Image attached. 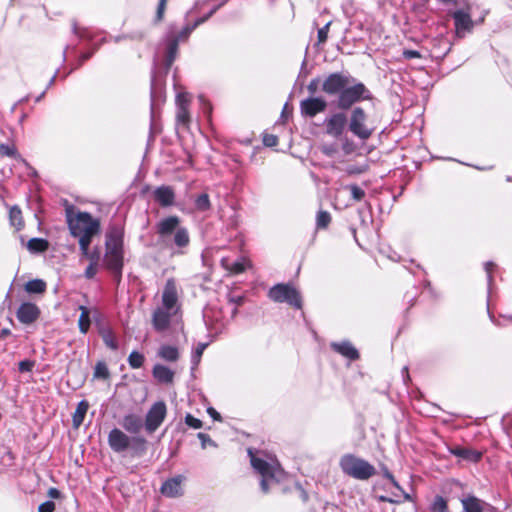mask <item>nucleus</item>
I'll return each mask as SVG.
<instances>
[{"label": "nucleus", "mask_w": 512, "mask_h": 512, "mask_svg": "<svg viewBox=\"0 0 512 512\" xmlns=\"http://www.w3.org/2000/svg\"><path fill=\"white\" fill-rule=\"evenodd\" d=\"M108 445L115 453L130 449L133 456L141 457L147 451V440L143 436H128L121 429L113 428L108 434Z\"/></svg>", "instance_id": "20e7f679"}, {"label": "nucleus", "mask_w": 512, "mask_h": 512, "mask_svg": "<svg viewBox=\"0 0 512 512\" xmlns=\"http://www.w3.org/2000/svg\"><path fill=\"white\" fill-rule=\"evenodd\" d=\"M35 366V361L25 359L19 362L18 369L21 373L31 372Z\"/></svg>", "instance_id": "603ef678"}, {"label": "nucleus", "mask_w": 512, "mask_h": 512, "mask_svg": "<svg viewBox=\"0 0 512 512\" xmlns=\"http://www.w3.org/2000/svg\"><path fill=\"white\" fill-rule=\"evenodd\" d=\"M180 218L176 215L168 216L161 219L156 224V233L162 239V241L168 246L167 237L174 233L173 245L178 249L177 254H183L184 248L190 244V235L186 227L179 226Z\"/></svg>", "instance_id": "7ed1b4c3"}, {"label": "nucleus", "mask_w": 512, "mask_h": 512, "mask_svg": "<svg viewBox=\"0 0 512 512\" xmlns=\"http://www.w3.org/2000/svg\"><path fill=\"white\" fill-rule=\"evenodd\" d=\"M167 407L164 401L155 402L147 411L144 419V428L149 433H154L164 422Z\"/></svg>", "instance_id": "f8f14e48"}, {"label": "nucleus", "mask_w": 512, "mask_h": 512, "mask_svg": "<svg viewBox=\"0 0 512 512\" xmlns=\"http://www.w3.org/2000/svg\"><path fill=\"white\" fill-rule=\"evenodd\" d=\"M248 455L253 469L262 477L260 481L261 490L267 493L269 491L270 482H280L284 476V471L277 462L270 463L258 457L252 449H248Z\"/></svg>", "instance_id": "39448f33"}, {"label": "nucleus", "mask_w": 512, "mask_h": 512, "mask_svg": "<svg viewBox=\"0 0 512 512\" xmlns=\"http://www.w3.org/2000/svg\"><path fill=\"white\" fill-rule=\"evenodd\" d=\"M263 143L267 147H274L278 144V137L274 134H265L263 137Z\"/></svg>", "instance_id": "5fc2aeb1"}, {"label": "nucleus", "mask_w": 512, "mask_h": 512, "mask_svg": "<svg viewBox=\"0 0 512 512\" xmlns=\"http://www.w3.org/2000/svg\"><path fill=\"white\" fill-rule=\"evenodd\" d=\"M124 232L122 228L114 225L109 227L105 235V253L102 266L120 282L124 267Z\"/></svg>", "instance_id": "f03ea898"}, {"label": "nucleus", "mask_w": 512, "mask_h": 512, "mask_svg": "<svg viewBox=\"0 0 512 512\" xmlns=\"http://www.w3.org/2000/svg\"><path fill=\"white\" fill-rule=\"evenodd\" d=\"M219 7L220 5L214 6L207 14L197 18L192 23L185 24L181 29H178L175 23H170L167 26L160 43L163 48L162 61L166 73L177 58L179 44L187 42L192 32L210 19Z\"/></svg>", "instance_id": "f257e3e1"}, {"label": "nucleus", "mask_w": 512, "mask_h": 512, "mask_svg": "<svg viewBox=\"0 0 512 512\" xmlns=\"http://www.w3.org/2000/svg\"><path fill=\"white\" fill-rule=\"evenodd\" d=\"M197 437H198V439L200 440V442H201V447H202L203 449H205L208 445H209V446H212V447H217V444L215 443V441H213V440L211 439V437H210L208 434H206V433H202V432H199V433L197 434Z\"/></svg>", "instance_id": "09e8293b"}, {"label": "nucleus", "mask_w": 512, "mask_h": 512, "mask_svg": "<svg viewBox=\"0 0 512 512\" xmlns=\"http://www.w3.org/2000/svg\"><path fill=\"white\" fill-rule=\"evenodd\" d=\"M179 318V312L158 306L152 313V325L155 331H166L171 322Z\"/></svg>", "instance_id": "4468645a"}, {"label": "nucleus", "mask_w": 512, "mask_h": 512, "mask_svg": "<svg viewBox=\"0 0 512 512\" xmlns=\"http://www.w3.org/2000/svg\"><path fill=\"white\" fill-rule=\"evenodd\" d=\"M79 310L81 311V314L78 320V327L82 334H86L91 325L90 310L83 305L79 306Z\"/></svg>", "instance_id": "c85d7f7f"}, {"label": "nucleus", "mask_w": 512, "mask_h": 512, "mask_svg": "<svg viewBox=\"0 0 512 512\" xmlns=\"http://www.w3.org/2000/svg\"><path fill=\"white\" fill-rule=\"evenodd\" d=\"M17 319L19 322L25 325L32 324L35 322L39 316H40V309L39 307L31 302H25L22 303L17 312H16Z\"/></svg>", "instance_id": "6ab92c4d"}, {"label": "nucleus", "mask_w": 512, "mask_h": 512, "mask_svg": "<svg viewBox=\"0 0 512 512\" xmlns=\"http://www.w3.org/2000/svg\"><path fill=\"white\" fill-rule=\"evenodd\" d=\"M351 192V197L355 201H361L365 197V191L356 184L347 186Z\"/></svg>", "instance_id": "37998d69"}, {"label": "nucleus", "mask_w": 512, "mask_h": 512, "mask_svg": "<svg viewBox=\"0 0 512 512\" xmlns=\"http://www.w3.org/2000/svg\"><path fill=\"white\" fill-rule=\"evenodd\" d=\"M99 334L104 342V344L111 350H117L119 345L116 337L109 327H101L99 329Z\"/></svg>", "instance_id": "a878e982"}, {"label": "nucleus", "mask_w": 512, "mask_h": 512, "mask_svg": "<svg viewBox=\"0 0 512 512\" xmlns=\"http://www.w3.org/2000/svg\"><path fill=\"white\" fill-rule=\"evenodd\" d=\"M177 108L183 106H189V99L186 94H178L176 97Z\"/></svg>", "instance_id": "0e129e2a"}, {"label": "nucleus", "mask_w": 512, "mask_h": 512, "mask_svg": "<svg viewBox=\"0 0 512 512\" xmlns=\"http://www.w3.org/2000/svg\"><path fill=\"white\" fill-rule=\"evenodd\" d=\"M348 130L361 141H366L373 135L375 127L370 125L365 110L360 106H356L350 111Z\"/></svg>", "instance_id": "6e6552de"}, {"label": "nucleus", "mask_w": 512, "mask_h": 512, "mask_svg": "<svg viewBox=\"0 0 512 512\" xmlns=\"http://www.w3.org/2000/svg\"><path fill=\"white\" fill-rule=\"evenodd\" d=\"M86 258L89 260L90 264L102 266V257L99 247H94L93 250L89 252Z\"/></svg>", "instance_id": "79ce46f5"}, {"label": "nucleus", "mask_w": 512, "mask_h": 512, "mask_svg": "<svg viewBox=\"0 0 512 512\" xmlns=\"http://www.w3.org/2000/svg\"><path fill=\"white\" fill-rule=\"evenodd\" d=\"M429 509H430V512H447L448 511V502L443 496L436 495L433 498Z\"/></svg>", "instance_id": "2f4dec72"}, {"label": "nucleus", "mask_w": 512, "mask_h": 512, "mask_svg": "<svg viewBox=\"0 0 512 512\" xmlns=\"http://www.w3.org/2000/svg\"><path fill=\"white\" fill-rule=\"evenodd\" d=\"M229 302L234 304L235 306H241L244 303V296L237 295V296H229Z\"/></svg>", "instance_id": "774afa93"}, {"label": "nucleus", "mask_w": 512, "mask_h": 512, "mask_svg": "<svg viewBox=\"0 0 512 512\" xmlns=\"http://www.w3.org/2000/svg\"><path fill=\"white\" fill-rule=\"evenodd\" d=\"M154 200L161 207H170L174 204L175 201V192L172 187L167 185H162L153 191Z\"/></svg>", "instance_id": "412c9836"}, {"label": "nucleus", "mask_w": 512, "mask_h": 512, "mask_svg": "<svg viewBox=\"0 0 512 512\" xmlns=\"http://www.w3.org/2000/svg\"><path fill=\"white\" fill-rule=\"evenodd\" d=\"M268 297L276 303H287L296 309L302 308L301 294L290 284H275L269 289Z\"/></svg>", "instance_id": "9d476101"}, {"label": "nucleus", "mask_w": 512, "mask_h": 512, "mask_svg": "<svg viewBox=\"0 0 512 512\" xmlns=\"http://www.w3.org/2000/svg\"><path fill=\"white\" fill-rule=\"evenodd\" d=\"M354 82L355 78L348 73L333 72L323 80L321 90L329 96L338 98L344 88Z\"/></svg>", "instance_id": "9b49d317"}, {"label": "nucleus", "mask_w": 512, "mask_h": 512, "mask_svg": "<svg viewBox=\"0 0 512 512\" xmlns=\"http://www.w3.org/2000/svg\"><path fill=\"white\" fill-rule=\"evenodd\" d=\"M331 222V215L327 211L320 210L316 216L317 229H325Z\"/></svg>", "instance_id": "58836bf2"}, {"label": "nucleus", "mask_w": 512, "mask_h": 512, "mask_svg": "<svg viewBox=\"0 0 512 512\" xmlns=\"http://www.w3.org/2000/svg\"><path fill=\"white\" fill-rule=\"evenodd\" d=\"M0 154L2 156H8L12 158L19 157L17 149L14 146L8 144H0Z\"/></svg>", "instance_id": "a18cd8bd"}, {"label": "nucleus", "mask_w": 512, "mask_h": 512, "mask_svg": "<svg viewBox=\"0 0 512 512\" xmlns=\"http://www.w3.org/2000/svg\"><path fill=\"white\" fill-rule=\"evenodd\" d=\"M160 307L180 312V305L178 304L177 285L173 278H169L165 283L162 292V304Z\"/></svg>", "instance_id": "2eb2a0df"}, {"label": "nucleus", "mask_w": 512, "mask_h": 512, "mask_svg": "<svg viewBox=\"0 0 512 512\" xmlns=\"http://www.w3.org/2000/svg\"><path fill=\"white\" fill-rule=\"evenodd\" d=\"M331 22L326 23L322 28L318 30L317 38H318V44H323L326 42L328 38V31L330 27Z\"/></svg>", "instance_id": "864d4df0"}, {"label": "nucleus", "mask_w": 512, "mask_h": 512, "mask_svg": "<svg viewBox=\"0 0 512 512\" xmlns=\"http://www.w3.org/2000/svg\"><path fill=\"white\" fill-rule=\"evenodd\" d=\"M448 451L453 456H456L458 458H461L463 460L473 462V463L479 462L482 458V452L475 450V449H471V448L454 446V447H449Z\"/></svg>", "instance_id": "5701e85b"}, {"label": "nucleus", "mask_w": 512, "mask_h": 512, "mask_svg": "<svg viewBox=\"0 0 512 512\" xmlns=\"http://www.w3.org/2000/svg\"><path fill=\"white\" fill-rule=\"evenodd\" d=\"M67 222L71 235H80L83 233H98L100 222L94 219L88 212H78L74 216L68 211Z\"/></svg>", "instance_id": "1a4fd4ad"}, {"label": "nucleus", "mask_w": 512, "mask_h": 512, "mask_svg": "<svg viewBox=\"0 0 512 512\" xmlns=\"http://www.w3.org/2000/svg\"><path fill=\"white\" fill-rule=\"evenodd\" d=\"M196 210L200 212L208 211L211 208V202L207 193L198 195L194 200Z\"/></svg>", "instance_id": "72a5a7b5"}, {"label": "nucleus", "mask_w": 512, "mask_h": 512, "mask_svg": "<svg viewBox=\"0 0 512 512\" xmlns=\"http://www.w3.org/2000/svg\"><path fill=\"white\" fill-rule=\"evenodd\" d=\"M121 425L128 433L137 434L143 428L144 421L139 415L129 413L122 418Z\"/></svg>", "instance_id": "b1692460"}, {"label": "nucleus", "mask_w": 512, "mask_h": 512, "mask_svg": "<svg viewBox=\"0 0 512 512\" xmlns=\"http://www.w3.org/2000/svg\"><path fill=\"white\" fill-rule=\"evenodd\" d=\"M372 98L373 95L365 84L355 79V82L346 86L337 98V107L340 110H348L354 104L362 100H371Z\"/></svg>", "instance_id": "0eeeda50"}, {"label": "nucleus", "mask_w": 512, "mask_h": 512, "mask_svg": "<svg viewBox=\"0 0 512 512\" xmlns=\"http://www.w3.org/2000/svg\"><path fill=\"white\" fill-rule=\"evenodd\" d=\"M247 268V262L245 259H240V260H237L235 262H233L231 264V266L229 267V270L232 272V273H235V274H240L242 272H244Z\"/></svg>", "instance_id": "49530a36"}, {"label": "nucleus", "mask_w": 512, "mask_h": 512, "mask_svg": "<svg viewBox=\"0 0 512 512\" xmlns=\"http://www.w3.org/2000/svg\"><path fill=\"white\" fill-rule=\"evenodd\" d=\"M198 100L205 114L210 115L212 112V106L210 102L203 96L199 95Z\"/></svg>", "instance_id": "13d9d810"}, {"label": "nucleus", "mask_w": 512, "mask_h": 512, "mask_svg": "<svg viewBox=\"0 0 512 512\" xmlns=\"http://www.w3.org/2000/svg\"><path fill=\"white\" fill-rule=\"evenodd\" d=\"M49 243L43 238H32L27 243V248L31 253H42L48 249Z\"/></svg>", "instance_id": "7c9ffc66"}, {"label": "nucleus", "mask_w": 512, "mask_h": 512, "mask_svg": "<svg viewBox=\"0 0 512 512\" xmlns=\"http://www.w3.org/2000/svg\"><path fill=\"white\" fill-rule=\"evenodd\" d=\"M327 108V102L321 97H308L300 102L301 115L306 118H313Z\"/></svg>", "instance_id": "dca6fc26"}, {"label": "nucleus", "mask_w": 512, "mask_h": 512, "mask_svg": "<svg viewBox=\"0 0 512 512\" xmlns=\"http://www.w3.org/2000/svg\"><path fill=\"white\" fill-rule=\"evenodd\" d=\"M494 267H495V264L492 261H487L484 263V270L487 274V281H488L489 285L492 282V271H493Z\"/></svg>", "instance_id": "052dcab7"}, {"label": "nucleus", "mask_w": 512, "mask_h": 512, "mask_svg": "<svg viewBox=\"0 0 512 512\" xmlns=\"http://www.w3.org/2000/svg\"><path fill=\"white\" fill-rule=\"evenodd\" d=\"M391 484L397 488L403 495V498H404V501H411V496L405 492L402 487L399 485L398 481L395 479V477H393L391 480H390Z\"/></svg>", "instance_id": "680f3d73"}, {"label": "nucleus", "mask_w": 512, "mask_h": 512, "mask_svg": "<svg viewBox=\"0 0 512 512\" xmlns=\"http://www.w3.org/2000/svg\"><path fill=\"white\" fill-rule=\"evenodd\" d=\"M185 423L187 426H189L193 429H200L202 427V421L198 418H195L191 414H187L185 416Z\"/></svg>", "instance_id": "3c124183"}, {"label": "nucleus", "mask_w": 512, "mask_h": 512, "mask_svg": "<svg viewBox=\"0 0 512 512\" xmlns=\"http://www.w3.org/2000/svg\"><path fill=\"white\" fill-rule=\"evenodd\" d=\"M330 346L333 351L339 353L340 355L349 359L350 361H355L359 359L360 355L358 350L348 340H344L341 342H332Z\"/></svg>", "instance_id": "4be33fe9"}, {"label": "nucleus", "mask_w": 512, "mask_h": 512, "mask_svg": "<svg viewBox=\"0 0 512 512\" xmlns=\"http://www.w3.org/2000/svg\"><path fill=\"white\" fill-rule=\"evenodd\" d=\"M176 122L179 125L187 127L190 122V115L187 106H181L177 108Z\"/></svg>", "instance_id": "4c0bfd02"}, {"label": "nucleus", "mask_w": 512, "mask_h": 512, "mask_svg": "<svg viewBox=\"0 0 512 512\" xmlns=\"http://www.w3.org/2000/svg\"><path fill=\"white\" fill-rule=\"evenodd\" d=\"M97 233H83L80 235H72L75 238H78L79 240V246H90V243L92 241V237L96 235Z\"/></svg>", "instance_id": "8fccbe9b"}, {"label": "nucleus", "mask_w": 512, "mask_h": 512, "mask_svg": "<svg viewBox=\"0 0 512 512\" xmlns=\"http://www.w3.org/2000/svg\"><path fill=\"white\" fill-rule=\"evenodd\" d=\"M152 374L153 377L160 383L170 384L173 382L174 372L165 365H154Z\"/></svg>", "instance_id": "393cba45"}, {"label": "nucleus", "mask_w": 512, "mask_h": 512, "mask_svg": "<svg viewBox=\"0 0 512 512\" xmlns=\"http://www.w3.org/2000/svg\"><path fill=\"white\" fill-rule=\"evenodd\" d=\"M391 484L397 488L403 495V498H404V501H411V496L405 492L402 487L399 485L398 481L395 479V477H393L391 480H390Z\"/></svg>", "instance_id": "e2e57ef3"}, {"label": "nucleus", "mask_w": 512, "mask_h": 512, "mask_svg": "<svg viewBox=\"0 0 512 512\" xmlns=\"http://www.w3.org/2000/svg\"><path fill=\"white\" fill-rule=\"evenodd\" d=\"M451 15L454 19L455 32L458 38H463L467 32L472 31L474 23L469 13L463 10H456Z\"/></svg>", "instance_id": "f3484780"}, {"label": "nucleus", "mask_w": 512, "mask_h": 512, "mask_svg": "<svg viewBox=\"0 0 512 512\" xmlns=\"http://www.w3.org/2000/svg\"><path fill=\"white\" fill-rule=\"evenodd\" d=\"M167 1L168 0H159L158 5H157L156 14H155V19H154L155 23H159L164 19V13H165Z\"/></svg>", "instance_id": "de8ad7c7"}, {"label": "nucleus", "mask_w": 512, "mask_h": 512, "mask_svg": "<svg viewBox=\"0 0 512 512\" xmlns=\"http://www.w3.org/2000/svg\"><path fill=\"white\" fill-rule=\"evenodd\" d=\"M94 378L107 380L110 377L109 369L105 362L99 361L94 367Z\"/></svg>", "instance_id": "c9c22d12"}, {"label": "nucleus", "mask_w": 512, "mask_h": 512, "mask_svg": "<svg viewBox=\"0 0 512 512\" xmlns=\"http://www.w3.org/2000/svg\"><path fill=\"white\" fill-rule=\"evenodd\" d=\"M72 31L81 40H86L88 42H92L94 40L95 35L92 32H90L87 28H79L75 21L72 24Z\"/></svg>", "instance_id": "e433bc0d"}, {"label": "nucleus", "mask_w": 512, "mask_h": 512, "mask_svg": "<svg viewBox=\"0 0 512 512\" xmlns=\"http://www.w3.org/2000/svg\"><path fill=\"white\" fill-rule=\"evenodd\" d=\"M151 86H154V76L151 79ZM151 122H150V134L151 136L155 133L159 132V129L156 125V113L154 109V87L151 88Z\"/></svg>", "instance_id": "f704fd0d"}, {"label": "nucleus", "mask_w": 512, "mask_h": 512, "mask_svg": "<svg viewBox=\"0 0 512 512\" xmlns=\"http://www.w3.org/2000/svg\"><path fill=\"white\" fill-rule=\"evenodd\" d=\"M403 56L406 58V59H416V58H420L421 57V54L420 52L416 51V50H405L403 52Z\"/></svg>", "instance_id": "338daca9"}, {"label": "nucleus", "mask_w": 512, "mask_h": 512, "mask_svg": "<svg viewBox=\"0 0 512 512\" xmlns=\"http://www.w3.org/2000/svg\"><path fill=\"white\" fill-rule=\"evenodd\" d=\"M461 504L464 512H490L495 508L488 502L468 494L461 499Z\"/></svg>", "instance_id": "a211bd4d"}, {"label": "nucleus", "mask_w": 512, "mask_h": 512, "mask_svg": "<svg viewBox=\"0 0 512 512\" xmlns=\"http://www.w3.org/2000/svg\"><path fill=\"white\" fill-rule=\"evenodd\" d=\"M144 363V356L138 351H132L128 356V364L133 369L142 367Z\"/></svg>", "instance_id": "ea45409f"}, {"label": "nucleus", "mask_w": 512, "mask_h": 512, "mask_svg": "<svg viewBox=\"0 0 512 512\" xmlns=\"http://www.w3.org/2000/svg\"><path fill=\"white\" fill-rule=\"evenodd\" d=\"M47 289V284L42 279H33L25 284V291L29 294H43Z\"/></svg>", "instance_id": "c756f323"}, {"label": "nucleus", "mask_w": 512, "mask_h": 512, "mask_svg": "<svg viewBox=\"0 0 512 512\" xmlns=\"http://www.w3.org/2000/svg\"><path fill=\"white\" fill-rule=\"evenodd\" d=\"M318 85H319V79L318 78H314L312 79L309 84L307 85V90L308 92L313 95L317 92V89H318Z\"/></svg>", "instance_id": "69168bd1"}, {"label": "nucleus", "mask_w": 512, "mask_h": 512, "mask_svg": "<svg viewBox=\"0 0 512 512\" xmlns=\"http://www.w3.org/2000/svg\"><path fill=\"white\" fill-rule=\"evenodd\" d=\"M55 503L51 500L45 501L38 507V512H54Z\"/></svg>", "instance_id": "6e6d98bb"}, {"label": "nucleus", "mask_w": 512, "mask_h": 512, "mask_svg": "<svg viewBox=\"0 0 512 512\" xmlns=\"http://www.w3.org/2000/svg\"><path fill=\"white\" fill-rule=\"evenodd\" d=\"M368 166H357V165H350L347 167L346 171L348 174H362L367 170Z\"/></svg>", "instance_id": "bf43d9fd"}, {"label": "nucleus", "mask_w": 512, "mask_h": 512, "mask_svg": "<svg viewBox=\"0 0 512 512\" xmlns=\"http://www.w3.org/2000/svg\"><path fill=\"white\" fill-rule=\"evenodd\" d=\"M324 126L326 134L338 138L344 133L346 126L348 127V117L342 111L333 113L325 118Z\"/></svg>", "instance_id": "ddd939ff"}, {"label": "nucleus", "mask_w": 512, "mask_h": 512, "mask_svg": "<svg viewBox=\"0 0 512 512\" xmlns=\"http://www.w3.org/2000/svg\"><path fill=\"white\" fill-rule=\"evenodd\" d=\"M88 408L89 404L87 401L82 400L78 403L72 418L73 426L75 428H78L83 423Z\"/></svg>", "instance_id": "cd10ccee"}, {"label": "nucleus", "mask_w": 512, "mask_h": 512, "mask_svg": "<svg viewBox=\"0 0 512 512\" xmlns=\"http://www.w3.org/2000/svg\"><path fill=\"white\" fill-rule=\"evenodd\" d=\"M158 356L166 361L175 362L179 358V351L175 346L162 345L158 350Z\"/></svg>", "instance_id": "bb28decb"}, {"label": "nucleus", "mask_w": 512, "mask_h": 512, "mask_svg": "<svg viewBox=\"0 0 512 512\" xmlns=\"http://www.w3.org/2000/svg\"><path fill=\"white\" fill-rule=\"evenodd\" d=\"M9 219L12 226L18 230L23 227L22 212L18 206H13L9 211Z\"/></svg>", "instance_id": "473e14b6"}, {"label": "nucleus", "mask_w": 512, "mask_h": 512, "mask_svg": "<svg viewBox=\"0 0 512 512\" xmlns=\"http://www.w3.org/2000/svg\"><path fill=\"white\" fill-rule=\"evenodd\" d=\"M206 347H207L206 343H199L197 345V347L194 350V352L192 353V357H191L192 369H195L197 367V365L199 364Z\"/></svg>", "instance_id": "a19ab883"}, {"label": "nucleus", "mask_w": 512, "mask_h": 512, "mask_svg": "<svg viewBox=\"0 0 512 512\" xmlns=\"http://www.w3.org/2000/svg\"><path fill=\"white\" fill-rule=\"evenodd\" d=\"M342 472L357 480H368L376 474L375 467L367 460L354 454H344L339 460Z\"/></svg>", "instance_id": "423d86ee"}, {"label": "nucleus", "mask_w": 512, "mask_h": 512, "mask_svg": "<svg viewBox=\"0 0 512 512\" xmlns=\"http://www.w3.org/2000/svg\"><path fill=\"white\" fill-rule=\"evenodd\" d=\"M100 266L99 265H94V264H90L86 267L85 269V272H84V276L87 278V279H92L94 278V276L97 274L98 272V268Z\"/></svg>", "instance_id": "4d7b16f0"}, {"label": "nucleus", "mask_w": 512, "mask_h": 512, "mask_svg": "<svg viewBox=\"0 0 512 512\" xmlns=\"http://www.w3.org/2000/svg\"><path fill=\"white\" fill-rule=\"evenodd\" d=\"M185 477L177 475L167 479L161 485L160 492L169 498H176L183 495L182 483Z\"/></svg>", "instance_id": "aec40b11"}, {"label": "nucleus", "mask_w": 512, "mask_h": 512, "mask_svg": "<svg viewBox=\"0 0 512 512\" xmlns=\"http://www.w3.org/2000/svg\"><path fill=\"white\" fill-rule=\"evenodd\" d=\"M106 42V37H103L99 44H96L93 49L89 52L82 53L78 58V67L81 66L85 61L90 59L92 55L98 50L99 46Z\"/></svg>", "instance_id": "c03bdc74"}]
</instances>
